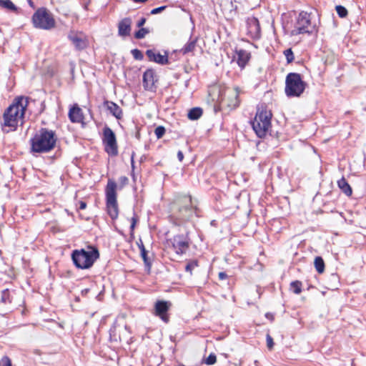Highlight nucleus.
<instances>
[{
    "label": "nucleus",
    "instance_id": "obj_25",
    "mask_svg": "<svg viewBox=\"0 0 366 366\" xmlns=\"http://www.w3.org/2000/svg\"><path fill=\"white\" fill-rule=\"evenodd\" d=\"M202 115V109L199 107H194L191 109L187 114V117L191 120H197Z\"/></svg>",
    "mask_w": 366,
    "mask_h": 366
},
{
    "label": "nucleus",
    "instance_id": "obj_1",
    "mask_svg": "<svg viewBox=\"0 0 366 366\" xmlns=\"http://www.w3.org/2000/svg\"><path fill=\"white\" fill-rule=\"evenodd\" d=\"M29 104V98L23 96L14 98L12 104L4 111L3 114L4 127L15 131L19 123L23 124V119Z\"/></svg>",
    "mask_w": 366,
    "mask_h": 366
},
{
    "label": "nucleus",
    "instance_id": "obj_38",
    "mask_svg": "<svg viewBox=\"0 0 366 366\" xmlns=\"http://www.w3.org/2000/svg\"><path fill=\"white\" fill-rule=\"evenodd\" d=\"M267 346L269 350H272L274 346V342L272 337L267 334L266 336Z\"/></svg>",
    "mask_w": 366,
    "mask_h": 366
},
{
    "label": "nucleus",
    "instance_id": "obj_6",
    "mask_svg": "<svg viewBox=\"0 0 366 366\" xmlns=\"http://www.w3.org/2000/svg\"><path fill=\"white\" fill-rule=\"evenodd\" d=\"M31 21L36 29L51 30L56 26L53 14L46 8H39L33 14Z\"/></svg>",
    "mask_w": 366,
    "mask_h": 366
},
{
    "label": "nucleus",
    "instance_id": "obj_17",
    "mask_svg": "<svg viewBox=\"0 0 366 366\" xmlns=\"http://www.w3.org/2000/svg\"><path fill=\"white\" fill-rule=\"evenodd\" d=\"M237 63L241 69H244L251 58V54L244 49H236Z\"/></svg>",
    "mask_w": 366,
    "mask_h": 366
},
{
    "label": "nucleus",
    "instance_id": "obj_33",
    "mask_svg": "<svg viewBox=\"0 0 366 366\" xmlns=\"http://www.w3.org/2000/svg\"><path fill=\"white\" fill-rule=\"evenodd\" d=\"M287 63H292L294 61L295 56L292 49H287L284 51Z\"/></svg>",
    "mask_w": 366,
    "mask_h": 366
},
{
    "label": "nucleus",
    "instance_id": "obj_8",
    "mask_svg": "<svg viewBox=\"0 0 366 366\" xmlns=\"http://www.w3.org/2000/svg\"><path fill=\"white\" fill-rule=\"evenodd\" d=\"M116 189V182L113 180L109 179L105 189L107 209L108 214L113 220L117 219L119 215Z\"/></svg>",
    "mask_w": 366,
    "mask_h": 366
},
{
    "label": "nucleus",
    "instance_id": "obj_20",
    "mask_svg": "<svg viewBox=\"0 0 366 366\" xmlns=\"http://www.w3.org/2000/svg\"><path fill=\"white\" fill-rule=\"evenodd\" d=\"M69 39L74 45L75 48L78 50H82L86 47V41L76 33L71 31L69 36Z\"/></svg>",
    "mask_w": 366,
    "mask_h": 366
},
{
    "label": "nucleus",
    "instance_id": "obj_23",
    "mask_svg": "<svg viewBox=\"0 0 366 366\" xmlns=\"http://www.w3.org/2000/svg\"><path fill=\"white\" fill-rule=\"evenodd\" d=\"M197 38H195V39L190 38V39L180 49V51H179L180 53H182V54L184 55V54H187L194 51V50L195 49L196 46H197Z\"/></svg>",
    "mask_w": 366,
    "mask_h": 366
},
{
    "label": "nucleus",
    "instance_id": "obj_42",
    "mask_svg": "<svg viewBox=\"0 0 366 366\" xmlns=\"http://www.w3.org/2000/svg\"><path fill=\"white\" fill-rule=\"evenodd\" d=\"M145 22H146V19H145V18H144V17H142V18H141V19H139V21L137 22V26L138 27H142V26H143L144 25Z\"/></svg>",
    "mask_w": 366,
    "mask_h": 366
},
{
    "label": "nucleus",
    "instance_id": "obj_2",
    "mask_svg": "<svg viewBox=\"0 0 366 366\" xmlns=\"http://www.w3.org/2000/svg\"><path fill=\"white\" fill-rule=\"evenodd\" d=\"M56 141L54 131L41 128L30 139L31 151L34 153H47L54 149Z\"/></svg>",
    "mask_w": 366,
    "mask_h": 366
},
{
    "label": "nucleus",
    "instance_id": "obj_45",
    "mask_svg": "<svg viewBox=\"0 0 366 366\" xmlns=\"http://www.w3.org/2000/svg\"><path fill=\"white\" fill-rule=\"evenodd\" d=\"M86 202H84L81 201V202H79V209H86Z\"/></svg>",
    "mask_w": 366,
    "mask_h": 366
},
{
    "label": "nucleus",
    "instance_id": "obj_34",
    "mask_svg": "<svg viewBox=\"0 0 366 366\" xmlns=\"http://www.w3.org/2000/svg\"><path fill=\"white\" fill-rule=\"evenodd\" d=\"M217 362V356L214 353H211L205 359L204 363L208 365H212L215 364Z\"/></svg>",
    "mask_w": 366,
    "mask_h": 366
},
{
    "label": "nucleus",
    "instance_id": "obj_41",
    "mask_svg": "<svg viewBox=\"0 0 366 366\" xmlns=\"http://www.w3.org/2000/svg\"><path fill=\"white\" fill-rule=\"evenodd\" d=\"M128 178L125 176H122L119 178V182L122 184V187L126 185L128 183Z\"/></svg>",
    "mask_w": 366,
    "mask_h": 366
},
{
    "label": "nucleus",
    "instance_id": "obj_9",
    "mask_svg": "<svg viewBox=\"0 0 366 366\" xmlns=\"http://www.w3.org/2000/svg\"><path fill=\"white\" fill-rule=\"evenodd\" d=\"M103 144L105 152L111 157H116L118 154V147L116 135L109 127H105L103 129Z\"/></svg>",
    "mask_w": 366,
    "mask_h": 366
},
{
    "label": "nucleus",
    "instance_id": "obj_13",
    "mask_svg": "<svg viewBox=\"0 0 366 366\" xmlns=\"http://www.w3.org/2000/svg\"><path fill=\"white\" fill-rule=\"evenodd\" d=\"M172 248L177 254H182L189 249V244L184 235H176L170 239Z\"/></svg>",
    "mask_w": 366,
    "mask_h": 366
},
{
    "label": "nucleus",
    "instance_id": "obj_43",
    "mask_svg": "<svg viewBox=\"0 0 366 366\" xmlns=\"http://www.w3.org/2000/svg\"><path fill=\"white\" fill-rule=\"evenodd\" d=\"M219 280H225L227 277V274L224 272H220L218 274Z\"/></svg>",
    "mask_w": 366,
    "mask_h": 366
},
{
    "label": "nucleus",
    "instance_id": "obj_44",
    "mask_svg": "<svg viewBox=\"0 0 366 366\" xmlns=\"http://www.w3.org/2000/svg\"><path fill=\"white\" fill-rule=\"evenodd\" d=\"M177 158H178L179 162H182L183 161V159H184V154H183L182 151H179L177 152Z\"/></svg>",
    "mask_w": 366,
    "mask_h": 366
},
{
    "label": "nucleus",
    "instance_id": "obj_30",
    "mask_svg": "<svg viewBox=\"0 0 366 366\" xmlns=\"http://www.w3.org/2000/svg\"><path fill=\"white\" fill-rule=\"evenodd\" d=\"M149 33V31L147 28H141L139 30L135 32L134 37L137 39H142L145 37V36Z\"/></svg>",
    "mask_w": 366,
    "mask_h": 366
},
{
    "label": "nucleus",
    "instance_id": "obj_32",
    "mask_svg": "<svg viewBox=\"0 0 366 366\" xmlns=\"http://www.w3.org/2000/svg\"><path fill=\"white\" fill-rule=\"evenodd\" d=\"M197 266L198 262L197 260H192L187 264L185 270L192 274V270Z\"/></svg>",
    "mask_w": 366,
    "mask_h": 366
},
{
    "label": "nucleus",
    "instance_id": "obj_14",
    "mask_svg": "<svg viewBox=\"0 0 366 366\" xmlns=\"http://www.w3.org/2000/svg\"><path fill=\"white\" fill-rule=\"evenodd\" d=\"M248 32L250 36L254 39L260 37V25L257 18L252 16L247 19V21Z\"/></svg>",
    "mask_w": 366,
    "mask_h": 366
},
{
    "label": "nucleus",
    "instance_id": "obj_22",
    "mask_svg": "<svg viewBox=\"0 0 366 366\" xmlns=\"http://www.w3.org/2000/svg\"><path fill=\"white\" fill-rule=\"evenodd\" d=\"M137 245L140 250L141 257L143 259L145 267H146L148 271H149L151 269V267H152V262H151L149 258L148 257V255H147L148 252L146 249L142 239H139V242H137Z\"/></svg>",
    "mask_w": 366,
    "mask_h": 366
},
{
    "label": "nucleus",
    "instance_id": "obj_27",
    "mask_svg": "<svg viewBox=\"0 0 366 366\" xmlns=\"http://www.w3.org/2000/svg\"><path fill=\"white\" fill-rule=\"evenodd\" d=\"M0 6L12 11H16L18 9L10 0H0Z\"/></svg>",
    "mask_w": 366,
    "mask_h": 366
},
{
    "label": "nucleus",
    "instance_id": "obj_31",
    "mask_svg": "<svg viewBox=\"0 0 366 366\" xmlns=\"http://www.w3.org/2000/svg\"><path fill=\"white\" fill-rule=\"evenodd\" d=\"M336 11L340 18H345L347 15V10L345 6L341 5L336 6Z\"/></svg>",
    "mask_w": 366,
    "mask_h": 366
},
{
    "label": "nucleus",
    "instance_id": "obj_15",
    "mask_svg": "<svg viewBox=\"0 0 366 366\" xmlns=\"http://www.w3.org/2000/svg\"><path fill=\"white\" fill-rule=\"evenodd\" d=\"M132 19L129 17L122 19L118 24V34L120 36L130 35L132 30Z\"/></svg>",
    "mask_w": 366,
    "mask_h": 366
},
{
    "label": "nucleus",
    "instance_id": "obj_28",
    "mask_svg": "<svg viewBox=\"0 0 366 366\" xmlns=\"http://www.w3.org/2000/svg\"><path fill=\"white\" fill-rule=\"evenodd\" d=\"M302 284L300 281L296 280L290 283V289L295 294L299 295L302 292Z\"/></svg>",
    "mask_w": 366,
    "mask_h": 366
},
{
    "label": "nucleus",
    "instance_id": "obj_19",
    "mask_svg": "<svg viewBox=\"0 0 366 366\" xmlns=\"http://www.w3.org/2000/svg\"><path fill=\"white\" fill-rule=\"evenodd\" d=\"M69 118L73 123H80L84 120L81 109L78 105L73 106L69 112Z\"/></svg>",
    "mask_w": 366,
    "mask_h": 366
},
{
    "label": "nucleus",
    "instance_id": "obj_10",
    "mask_svg": "<svg viewBox=\"0 0 366 366\" xmlns=\"http://www.w3.org/2000/svg\"><path fill=\"white\" fill-rule=\"evenodd\" d=\"M196 209L195 207L192 206L191 197H184L181 200V205L179 207V219L186 220L192 217L193 214L196 212Z\"/></svg>",
    "mask_w": 366,
    "mask_h": 366
},
{
    "label": "nucleus",
    "instance_id": "obj_24",
    "mask_svg": "<svg viewBox=\"0 0 366 366\" xmlns=\"http://www.w3.org/2000/svg\"><path fill=\"white\" fill-rule=\"evenodd\" d=\"M337 185L345 194L348 197L352 195V189L345 177H342L337 181Z\"/></svg>",
    "mask_w": 366,
    "mask_h": 366
},
{
    "label": "nucleus",
    "instance_id": "obj_39",
    "mask_svg": "<svg viewBox=\"0 0 366 366\" xmlns=\"http://www.w3.org/2000/svg\"><path fill=\"white\" fill-rule=\"evenodd\" d=\"M166 8H167V6H159V7H157V8H155V9H153L151 11L150 14H153V15H154V14H159V13H160V12L163 11Z\"/></svg>",
    "mask_w": 366,
    "mask_h": 366
},
{
    "label": "nucleus",
    "instance_id": "obj_18",
    "mask_svg": "<svg viewBox=\"0 0 366 366\" xmlns=\"http://www.w3.org/2000/svg\"><path fill=\"white\" fill-rule=\"evenodd\" d=\"M155 74L152 69H147L143 74V86L147 90H152L154 87Z\"/></svg>",
    "mask_w": 366,
    "mask_h": 366
},
{
    "label": "nucleus",
    "instance_id": "obj_5",
    "mask_svg": "<svg viewBox=\"0 0 366 366\" xmlns=\"http://www.w3.org/2000/svg\"><path fill=\"white\" fill-rule=\"evenodd\" d=\"M316 31L317 25L312 21V14L302 11L297 18L294 29L291 31V35L311 34Z\"/></svg>",
    "mask_w": 366,
    "mask_h": 366
},
{
    "label": "nucleus",
    "instance_id": "obj_26",
    "mask_svg": "<svg viewBox=\"0 0 366 366\" xmlns=\"http://www.w3.org/2000/svg\"><path fill=\"white\" fill-rule=\"evenodd\" d=\"M314 264L315 267L319 274H322L325 271V262L321 257H316Z\"/></svg>",
    "mask_w": 366,
    "mask_h": 366
},
{
    "label": "nucleus",
    "instance_id": "obj_29",
    "mask_svg": "<svg viewBox=\"0 0 366 366\" xmlns=\"http://www.w3.org/2000/svg\"><path fill=\"white\" fill-rule=\"evenodd\" d=\"M1 302L4 303L11 302V298L10 297V291L8 289L4 290L1 292Z\"/></svg>",
    "mask_w": 366,
    "mask_h": 366
},
{
    "label": "nucleus",
    "instance_id": "obj_3",
    "mask_svg": "<svg viewBox=\"0 0 366 366\" xmlns=\"http://www.w3.org/2000/svg\"><path fill=\"white\" fill-rule=\"evenodd\" d=\"M99 257L97 247L88 246L86 249H74L71 252V259L76 267L79 269H89Z\"/></svg>",
    "mask_w": 366,
    "mask_h": 366
},
{
    "label": "nucleus",
    "instance_id": "obj_16",
    "mask_svg": "<svg viewBox=\"0 0 366 366\" xmlns=\"http://www.w3.org/2000/svg\"><path fill=\"white\" fill-rule=\"evenodd\" d=\"M146 55L151 61H154L162 65H164L168 63V56L167 54L165 55H162L159 52L157 53L154 49H148L146 51Z\"/></svg>",
    "mask_w": 366,
    "mask_h": 366
},
{
    "label": "nucleus",
    "instance_id": "obj_47",
    "mask_svg": "<svg viewBox=\"0 0 366 366\" xmlns=\"http://www.w3.org/2000/svg\"><path fill=\"white\" fill-rule=\"evenodd\" d=\"M89 292V289H84L81 290V293L83 296L86 295L88 292Z\"/></svg>",
    "mask_w": 366,
    "mask_h": 366
},
{
    "label": "nucleus",
    "instance_id": "obj_7",
    "mask_svg": "<svg viewBox=\"0 0 366 366\" xmlns=\"http://www.w3.org/2000/svg\"><path fill=\"white\" fill-rule=\"evenodd\" d=\"M272 114L266 110L257 111L254 119L251 121L253 130L259 138L264 137L271 125Z\"/></svg>",
    "mask_w": 366,
    "mask_h": 366
},
{
    "label": "nucleus",
    "instance_id": "obj_49",
    "mask_svg": "<svg viewBox=\"0 0 366 366\" xmlns=\"http://www.w3.org/2000/svg\"><path fill=\"white\" fill-rule=\"evenodd\" d=\"M28 3L31 7H34V2L31 0H28Z\"/></svg>",
    "mask_w": 366,
    "mask_h": 366
},
{
    "label": "nucleus",
    "instance_id": "obj_12",
    "mask_svg": "<svg viewBox=\"0 0 366 366\" xmlns=\"http://www.w3.org/2000/svg\"><path fill=\"white\" fill-rule=\"evenodd\" d=\"M221 104L227 106L230 109L237 108L239 104V92L237 89L227 91V93L221 99Z\"/></svg>",
    "mask_w": 366,
    "mask_h": 366
},
{
    "label": "nucleus",
    "instance_id": "obj_36",
    "mask_svg": "<svg viewBox=\"0 0 366 366\" xmlns=\"http://www.w3.org/2000/svg\"><path fill=\"white\" fill-rule=\"evenodd\" d=\"M131 53L136 60H142L144 58V55L142 51L137 49H132Z\"/></svg>",
    "mask_w": 366,
    "mask_h": 366
},
{
    "label": "nucleus",
    "instance_id": "obj_21",
    "mask_svg": "<svg viewBox=\"0 0 366 366\" xmlns=\"http://www.w3.org/2000/svg\"><path fill=\"white\" fill-rule=\"evenodd\" d=\"M104 105L107 109L117 119H121L123 117L122 109L116 103L110 101H105Z\"/></svg>",
    "mask_w": 366,
    "mask_h": 366
},
{
    "label": "nucleus",
    "instance_id": "obj_4",
    "mask_svg": "<svg viewBox=\"0 0 366 366\" xmlns=\"http://www.w3.org/2000/svg\"><path fill=\"white\" fill-rule=\"evenodd\" d=\"M307 83L300 74L289 73L285 79V92L287 97H300L305 90Z\"/></svg>",
    "mask_w": 366,
    "mask_h": 366
},
{
    "label": "nucleus",
    "instance_id": "obj_46",
    "mask_svg": "<svg viewBox=\"0 0 366 366\" xmlns=\"http://www.w3.org/2000/svg\"><path fill=\"white\" fill-rule=\"evenodd\" d=\"M134 152H132V157H131V164L132 167L134 169Z\"/></svg>",
    "mask_w": 366,
    "mask_h": 366
},
{
    "label": "nucleus",
    "instance_id": "obj_48",
    "mask_svg": "<svg viewBox=\"0 0 366 366\" xmlns=\"http://www.w3.org/2000/svg\"><path fill=\"white\" fill-rule=\"evenodd\" d=\"M135 3H144L147 0H133Z\"/></svg>",
    "mask_w": 366,
    "mask_h": 366
},
{
    "label": "nucleus",
    "instance_id": "obj_11",
    "mask_svg": "<svg viewBox=\"0 0 366 366\" xmlns=\"http://www.w3.org/2000/svg\"><path fill=\"white\" fill-rule=\"evenodd\" d=\"M172 304L170 302L165 300H158L154 305V314L159 317L163 322L167 323L169 317L168 315V311Z\"/></svg>",
    "mask_w": 366,
    "mask_h": 366
},
{
    "label": "nucleus",
    "instance_id": "obj_37",
    "mask_svg": "<svg viewBox=\"0 0 366 366\" xmlns=\"http://www.w3.org/2000/svg\"><path fill=\"white\" fill-rule=\"evenodd\" d=\"M0 366H11V361L7 356H4L0 360Z\"/></svg>",
    "mask_w": 366,
    "mask_h": 366
},
{
    "label": "nucleus",
    "instance_id": "obj_35",
    "mask_svg": "<svg viewBox=\"0 0 366 366\" xmlns=\"http://www.w3.org/2000/svg\"><path fill=\"white\" fill-rule=\"evenodd\" d=\"M165 128L163 126L157 127L154 130V134L157 139L162 138L165 134Z\"/></svg>",
    "mask_w": 366,
    "mask_h": 366
},
{
    "label": "nucleus",
    "instance_id": "obj_40",
    "mask_svg": "<svg viewBox=\"0 0 366 366\" xmlns=\"http://www.w3.org/2000/svg\"><path fill=\"white\" fill-rule=\"evenodd\" d=\"M137 221H138L137 217L136 215H134V217H132V219H131L130 229H131L132 232H133Z\"/></svg>",
    "mask_w": 366,
    "mask_h": 366
}]
</instances>
